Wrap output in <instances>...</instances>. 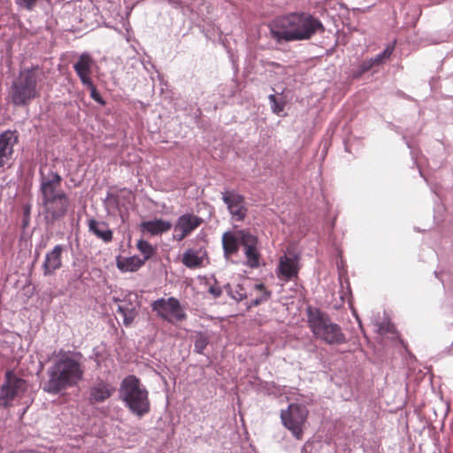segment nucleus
I'll list each match as a JSON object with an SVG mask.
<instances>
[{
    "instance_id": "7c9ffc66",
    "label": "nucleus",
    "mask_w": 453,
    "mask_h": 453,
    "mask_svg": "<svg viewBox=\"0 0 453 453\" xmlns=\"http://www.w3.org/2000/svg\"><path fill=\"white\" fill-rule=\"evenodd\" d=\"M268 98H269L270 103L272 104V108H273V112L278 113L283 110V107L280 106L279 104L277 103V99L274 95H270L268 96Z\"/></svg>"
},
{
    "instance_id": "cd10ccee",
    "label": "nucleus",
    "mask_w": 453,
    "mask_h": 453,
    "mask_svg": "<svg viewBox=\"0 0 453 453\" xmlns=\"http://www.w3.org/2000/svg\"><path fill=\"white\" fill-rule=\"evenodd\" d=\"M88 88L90 89V96L97 103H100L101 104H104V101L103 100L100 94L97 92L93 81H91V85H84Z\"/></svg>"
},
{
    "instance_id": "4468645a",
    "label": "nucleus",
    "mask_w": 453,
    "mask_h": 453,
    "mask_svg": "<svg viewBox=\"0 0 453 453\" xmlns=\"http://www.w3.org/2000/svg\"><path fill=\"white\" fill-rule=\"evenodd\" d=\"M115 392V388L109 382L97 379L89 388L88 403L96 404L105 402Z\"/></svg>"
},
{
    "instance_id": "9d476101",
    "label": "nucleus",
    "mask_w": 453,
    "mask_h": 453,
    "mask_svg": "<svg viewBox=\"0 0 453 453\" xmlns=\"http://www.w3.org/2000/svg\"><path fill=\"white\" fill-rule=\"evenodd\" d=\"M280 418L284 426L292 432L293 435L301 440L303 437V425L307 418V411L297 404H290L287 411H282Z\"/></svg>"
},
{
    "instance_id": "f3484780",
    "label": "nucleus",
    "mask_w": 453,
    "mask_h": 453,
    "mask_svg": "<svg viewBox=\"0 0 453 453\" xmlns=\"http://www.w3.org/2000/svg\"><path fill=\"white\" fill-rule=\"evenodd\" d=\"M298 263L296 256L280 257L279 262V277L284 280H289L298 273Z\"/></svg>"
},
{
    "instance_id": "473e14b6",
    "label": "nucleus",
    "mask_w": 453,
    "mask_h": 453,
    "mask_svg": "<svg viewBox=\"0 0 453 453\" xmlns=\"http://www.w3.org/2000/svg\"><path fill=\"white\" fill-rule=\"evenodd\" d=\"M209 293L211 294L213 297L218 298L221 296L222 289L219 286L213 285L209 288Z\"/></svg>"
},
{
    "instance_id": "b1692460",
    "label": "nucleus",
    "mask_w": 453,
    "mask_h": 453,
    "mask_svg": "<svg viewBox=\"0 0 453 453\" xmlns=\"http://www.w3.org/2000/svg\"><path fill=\"white\" fill-rule=\"evenodd\" d=\"M137 249L142 254L144 262L150 259L156 252V249L147 241L140 240L137 242Z\"/></svg>"
},
{
    "instance_id": "58836bf2",
    "label": "nucleus",
    "mask_w": 453,
    "mask_h": 453,
    "mask_svg": "<svg viewBox=\"0 0 453 453\" xmlns=\"http://www.w3.org/2000/svg\"><path fill=\"white\" fill-rule=\"evenodd\" d=\"M39 257V252H36L35 257Z\"/></svg>"
},
{
    "instance_id": "39448f33",
    "label": "nucleus",
    "mask_w": 453,
    "mask_h": 453,
    "mask_svg": "<svg viewBox=\"0 0 453 453\" xmlns=\"http://www.w3.org/2000/svg\"><path fill=\"white\" fill-rule=\"evenodd\" d=\"M119 397L136 416L141 418L150 412L148 390L135 376L129 375L123 380L119 388Z\"/></svg>"
},
{
    "instance_id": "393cba45",
    "label": "nucleus",
    "mask_w": 453,
    "mask_h": 453,
    "mask_svg": "<svg viewBox=\"0 0 453 453\" xmlns=\"http://www.w3.org/2000/svg\"><path fill=\"white\" fill-rule=\"evenodd\" d=\"M208 343L209 339L205 334L202 333L197 334L194 343L195 351L198 354H202Z\"/></svg>"
},
{
    "instance_id": "f03ea898",
    "label": "nucleus",
    "mask_w": 453,
    "mask_h": 453,
    "mask_svg": "<svg viewBox=\"0 0 453 453\" xmlns=\"http://www.w3.org/2000/svg\"><path fill=\"white\" fill-rule=\"evenodd\" d=\"M40 205L43 209L44 219L48 224H53L64 218L70 207V198L61 188L62 177L59 173L49 170L39 171Z\"/></svg>"
},
{
    "instance_id": "ddd939ff",
    "label": "nucleus",
    "mask_w": 453,
    "mask_h": 453,
    "mask_svg": "<svg viewBox=\"0 0 453 453\" xmlns=\"http://www.w3.org/2000/svg\"><path fill=\"white\" fill-rule=\"evenodd\" d=\"M19 141L16 131L6 130L0 134V168L10 165L13 147Z\"/></svg>"
},
{
    "instance_id": "4be33fe9",
    "label": "nucleus",
    "mask_w": 453,
    "mask_h": 453,
    "mask_svg": "<svg viewBox=\"0 0 453 453\" xmlns=\"http://www.w3.org/2000/svg\"><path fill=\"white\" fill-rule=\"evenodd\" d=\"M181 262L188 268H197L202 265L203 260L196 250L188 249L184 252Z\"/></svg>"
},
{
    "instance_id": "72a5a7b5",
    "label": "nucleus",
    "mask_w": 453,
    "mask_h": 453,
    "mask_svg": "<svg viewBox=\"0 0 453 453\" xmlns=\"http://www.w3.org/2000/svg\"><path fill=\"white\" fill-rule=\"evenodd\" d=\"M311 449L312 444L310 441H306L301 449V453H311Z\"/></svg>"
},
{
    "instance_id": "c9c22d12",
    "label": "nucleus",
    "mask_w": 453,
    "mask_h": 453,
    "mask_svg": "<svg viewBox=\"0 0 453 453\" xmlns=\"http://www.w3.org/2000/svg\"><path fill=\"white\" fill-rule=\"evenodd\" d=\"M24 213H25V215H27V216L28 217V216H29V213H30V208H29V207H27V208L25 209V212H24Z\"/></svg>"
},
{
    "instance_id": "a211bd4d",
    "label": "nucleus",
    "mask_w": 453,
    "mask_h": 453,
    "mask_svg": "<svg viewBox=\"0 0 453 453\" xmlns=\"http://www.w3.org/2000/svg\"><path fill=\"white\" fill-rule=\"evenodd\" d=\"M113 302L118 304L117 311L123 317V324L129 326L137 316L136 304L129 298L119 299L113 297Z\"/></svg>"
},
{
    "instance_id": "412c9836",
    "label": "nucleus",
    "mask_w": 453,
    "mask_h": 453,
    "mask_svg": "<svg viewBox=\"0 0 453 453\" xmlns=\"http://www.w3.org/2000/svg\"><path fill=\"white\" fill-rule=\"evenodd\" d=\"M144 259L137 256L124 258L123 260H118L117 266L120 271L123 272H135L144 265Z\"/></svg>"
},
{
    "instance_id": "9b49d317",
    "label": "nucleus",
    "mask_w": 453,
    "mask_h": 453,
    "mask_svg": "<svg viewBox=\"0 0 453 453\" xmlns=\"http://www.w3.org/2000/svg\"><path fill=\"white\" fill-rule=\"evenodd\" d=\"M221 195L231 218L236 221H243L248 214L244 196L234 189L225 190Z\"/></svg>"
},
{
    "instance_id": "6ab92c4d",
    "label": "nucleus",
    "mask_w": 453,
    "mask_h": 453,
    "mask_svg": "<svg viewBox=\"0 0 453 453\" xmlns=\"http://www.w3.org/2000/svg\"><path fill=\"white\" fill-rule=\"evenodd\" d=\"M88 231L95 234L98 239H101L104 242H111L113 238V233L104 221H98L95 219H89L88 220Z\"/></svg>"
},
{
    "instance_id": "423d86ee",
    "label": "nucleus",
    "mask_w": 453,
    "mask_h": 453,
    "mask_svg": "<svg viewBox=\"0 0 453 453\" xmlns=\"http://www.w3.org/2000/svg\"><path fill=\"white\" fill-rule=\"evenodd\" d=\"M308 323L313 334L330 345L346 342V337L341 326L332 322L327 314L319 309L308 308Z\"/></svg>"
},
{
    "instance_id": "aec40b11",
    "label": "nucleus",
    "mask_w": 453,
    "mask_h": 453,
    "mask_svg": "<svg viewBox=\"0 0 453 453\" xmlns=\"http://www.w3.org/2000/svg\"><path fill=\"white\" fill-rule=\"evenodd\" d=\"M173 225L168 220L154 219L144 221L142 223L141 227L143 232L150 233L152 235H157L169 231Z\"/></svg>"
},
{
    "instance_id": "c85d7f7f",
    "label": "nucleus",
    "mask_w": 453,
    "mask_h": 453,
    "mask_svg": "<svg viewBox=\"0 0 453 453\" xmlns=\"http://www.w3.org/2000/svg\"><path fill=\"white\" fill-rule=\"evenodd\" d=\"M16 4L28 11H31L35 5L37 0H15Z\"/></svg>"
},
{
    "instance_id": "a878e982",
    "label": "nucleus",
    "mask_w": 453,
    "mask_h": 453,
    "mask_svg": "<svg viewBox=\"0 0 453 453\" xmlns=\"http://www.w3.org/2000/svg\"><path fill=\"white\" fill-rule=\"evenodd\" d=\"M255 288L257 289V290L262 291V294H261V296L259 297H257V298H255L254 300L251 301V303L250 304V307H251V306H257L261 303L267 301L269 299V297H270V292H267L265 289V287H264L263 284H256L255 285Z\"/></svg>"
},
{
    "instance_id": "5701e85b",
    "label": "nucleus",
    "mask_w": 453,
    "mask_h": 453,
    "mask_svg": "<svg viewBox=\"0 0 453 453\" xmlns=\"http://www.w3.org/2000/svg\"><path fill=\"white\" fill-rule=\"evenodd\" d=\"M227 295L234 300L240 302L247 297V292L242 284H237L234 288L227 283L224 286Z\"/></svg>"
},
{
    "instance_id": "f8f14e48",
    "label": "nucleus",
    "mask_w": 453,
    "mask_h": 453,
    "mask_svg": "<svg viewBox=\"0 0 453 453\" xmlns=\"http://www.w3.org/2000/svg\"><path fill=\"white\" fill-rule=\"evenodd\" d=\"M203 222V219L193 213H185L178 218L173 226V239L180 242L191 234Z\"/></svg>"
},
{
    "instance_id": "0eeeda50",
    "label": "nucleus",
    "mask_w": 453,
    "mask_h": 453,
    "mask_svg": "<svg viewBox=\"0 0 453 453\" xmlns=\"http://www.w3.org/2000/svg\"><path fill=\"white\" fill-rule=\"evenodd\" d=\"M37 69H25L14 80L10 92L15 105H24L37 96Z\"/></svg>"
},
{
    "instance_id": "2f4dec72",
    "label": "nucleus",
    "mask_w": 453,
    "mask_h": 453,
    "mask_svg": "<svg viewBox=\"0 0 453 453\" xmlns=\"http://www.w3.org/2000/svg\"><path fill=\"white\" fill-rule=\"evenodd\" d=\"M374 65H376V63H375V61H373V58L364 61L360 65L361 73H365V72L369 71Z\"/></svg>"
},
{
    "instance_id": "2eb2a0df",
    "label": "nucleus",
    "mask_w": 453,
    "mask_h": 453,
    "mask_svg": "<svg viewBox=\"0 0 453 453\" xmlns=\"http://www.w3.org/2000/svg\"><path fill=\"white\" fill-rule=\"evenodd\" d=\"M95 61L88 52L81 53L73 64V69L82 85H91V74Z\"/></svg>"
},
{
    "instance_id": "f704fd0d",
    "label": "nucleus",
    "mask_w": 453,
    "mask_h": 453,
    "mask_svg": "<svg viewBox=\"0 0 453 453\" xmlns=\"http://www.w3.org/2000/svg\"><path fill=\"white\" fill-rule=\"evenodd\" d=\"M364 73H361V68L359 67L357 70L354 71L352 73L353 78H359Z\"/></svg>"
},
{
    "instance_id": "dca6fc26",
    "label": "nucleus",
    "mask_w": 453,
    "mask_h": 453,
    "mask_svg": "<svg viewBox=\"0 0 453 453\" xmlns=\"http://www.w3.org/2000/svg\"><path fill=\"white\" fill-rule=\"evenodd\" d=\"M65 248L61 244L56 245L51 250L46 253L42 268L44 276H52L57 270H59L62 264V253Z\"/></svg>"
},
{
    "instance_id": "c756f323",
    "label": "nucleus",
    "mask_w": 453,
    "mask_h": 453,
    "mask_svg": "<svg viewBox=\"0 0 453 453\" xmlns=\"http://www.w3.org/2000/svg\"><path fill=\"white\" fill-rule=\"evenodd\" d=\"M394 331V326L390 323H381L379 326V333L381 334L392 333Z\"/></svg>"
},
{
    "instance_id": "6e6552de",
    "label": "nucleus",
    "mask_w": 453,
    "mask_h": 453,
    "mask_svg": "<svg viewBox=\"0 0 453 453\" xmlns=\"http://www.w3.org/2000/svg\"><path fill=\"white\" fill-rule=\"evenodd\" d=\"M151 308L161 319L170 323L181 322L187 319L179 300L174 297L157 299L151 303Z\"/></svg>"
},
{
    "instance_id": "7ed1b4c3",
    "label": "nucleus",
    "mask_w": 453,
    "mask_h": 453,
    "mask_svg": "<svg viewBox=\"0 0 453 453\" xmlns=\"http://www.w3.org/2000/svg\"><path fill=\"white\" fill-rule=\"evenodd\" d=\"M81 357L80 352L60 350L47 372L49 379L43 385V390L58 394L63 389L77 385L84 375Z\"/></svg>"
},
{
    "instance_id": "bb28decb",
    "label": "nucleus",
    "mask_w": 453,
    "mask_h": 453,
    "mask_svg": "<svg viewBox=\"0 0 453 453\" xmlns=\"http://www.w3.org/2000/svg\"><path fill=\"white\" fill-rule=\"evenodd\" d=\"M395 43L394 42L392 44L388 45L387 48L380 54H378L374 58L373 61H375L376 65L381 64L385 59L389 58V57L392 55L394 49H395Z\"/></svg>"
},
{
    "instance_id": "20e7f679",
    "label": "nucleus",
    "mask_w": 453,
    "mask_h": 453,
    "mask_svg": "<svg viewBox=\"0 0 453 453\" xmlns=\"http://www.w3.org/2000/svg\"><path fill=\"white\" fill-rule=\"evenodd\" d=\"M257 243V237L247 229H239L234 233L226 232L222 235L225 257L228 258L231 255L237 253L241 245L244 250L247 265L251 268H257L259 265Z\"/></svg>"
},
{
    "instance_id": "4c0bfd02",
    "label": "nucleus",
    "mask_w": 453,
    "mask_h": 453,
    "mask_svg": "<svg viewBox=\"0 0 453 453\" xmlns=\"http://www.w3.org/2000/svg\"><path fill=\"white\" fill-rule=\"evenodd\" d=\"M45 246H46V244H45V243H42V244H40V248H44Z\"/></svg>"
},
{
    "instance_id": "1a4fd4ad",
    "label": "nucleus",
    "mask_w": 453,
    "mask_h": 453,
    "mask_svg": "<svg viewBox=\"0 0 453 453\" xmlns=\"http://www.w3.org/2000/svg\"><path fill=\"white\" fill-rule=\"evenodd\" d=\"M27 389V382L25 380L7 372L5 381L0 388V407H9L13 400L22 397Z\"/></svg>"
},
{
    "instance_id": "f257e3e1",
    "label": "nucleus",
    "mask_w": 453,
    "mask_h": 453,
    "mask_svg": "<svg viewBox=\"0 0 453 453\" xmlns=\"http://www.w3.org/2000/svg\"><path fill=\"white\" fill-rule=\"evenodd\" d=\"M272 37L278 42H296L311 39L323 34L322 22L308 12H292L277 17L270 24Z\"/></svg>"
},
{
    "instance_id": "e433bc0d",
    "label": "nucleus",
    "mask_w": 453,
    "mask_h": 453,
    "mask_svg": "<svg viewBox=\"0 0 453 453\" xmlns=\"http://www.w3.org/2000/svg\"><path fill=\"white\" fill-rule=\"evenodd\" d=\"M28 225V219L23 220V226L26 227Z\"/></svg>"
}]
</instances>
